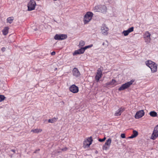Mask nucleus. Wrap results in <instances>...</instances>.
Returning <instances> with one entry per match:
<instances>
[{
  "mask_svg": "<svg viewBox=\"0 0 158 158\" xmlns=\"http://www.w3.org/2000/svg\"><path fill=\"white\" fill-rule=\"evenodd\" d=\"M3 48V49L4 48V49H5V48Z\"/></svg>",
  "mask_w": 158,
  "mask_h": 158,
  "instance_id": "nucleus-35",
  "label": "nucleus"
},
{
  "mask_svg": "<svg viewBox=\"0 0 158 158\" xmlns=\"http://www.w3.org/2000/svg\"><path fill=\"white\" fill-rule=\"evenodd\" d=\"M58 118L55 117L51 119H49L48 120V122L49 123H53L56 122Z\"/></svg>",
  "mask_w": 158,
  "mask_h": 158,
  "instance_id": "nucleus-24",
  "label": "nucleus"
},
{
  "mask_svg": "<svg viewBox=\"0 0 158 158\" xmlns=\"http://www.w3.org/2000/svg\"><path fill=\"white\" fill-rule=\"evenodd\" d=\"M93 46V44H91L89 45L85 46V47H84V48H83L84 49V51H85V49H86L88 48H91V47H92Z\"/></svg>",
  "mask_w": 158,
  "mask_h": 158,
  "instance_id": "nucleus-29",
  "label": "nucleus"
},
{
  "mask_svg": "<svg viewBox=\"0 0 158 158\" xmlns=\"http://www.w3.org/2000/svg\"><path fill=\"white\" fill-rule=\"evenodd\" d=\"M125 110V108L123 107H121L116 111L114 114L115 116H118L121 115L122 113Z\"/></svg>",
  "mask_w": 158,
  "mask_h": 158,
  "instance_id": "nucleus-13",
  "label": "nucleus"
},
{
  "mask_svg": "<svg viewBox=\"0 0 158 158\" xmlns=\"http://www.w3.org/2000/svg\"><path fill=\"white\" fill-rule=\"evenodd\" d=\"M67 36L66 35L63 34H56L54 38L55 40H64L66 39Z\"/></svg>",
  "mask_w": 158,
  "mask_h": 158,
  "instance_id": "nucleus-9",
  "label": "nucleus"
},
{
  "mask_svg": "<svg viewBox=\"0 0 158 158\" xmlns=\"http://www.w3.org/2000/svg\"><path fill=\"white\" fill-rule=\"evenodd\" d=\"M106 139V138L105 137H104L103 138L101 139H98V141L99 142H102L104 141Z\"/></svg>",
  "mask_w": 158,
  "mask_h": 158,
  "instance_id": "nucleus-30",
  "label": "nucleus"
},
{
  "mask_svg": "<svg viewBox=\"0 0 158 158\" xmlns=\"http://www.w3.org/2000/svg\"><path fill=\"white\" fill-rule=\"evenodd\" d=\"M103 69L102 67H100L98 69L95 77V80L97 82H98L102 76V71Z\"/></svg>",
  "mask_w": 158,
  "mask_h": 158,
  "instance_id": "nucleus-4",
  "label": "nucleus"
},
{
  "mask_svg": "<svg viewBox=\"0 0 158 158\" xmlns=\"http://www.w3.org/2000/svg\"><path fill=\"white\" fill-rule=\"evenodd\" d=\"M85 44V41L83 40H81L80 41L79 46L80 47H82L84 46Z\"/></svg>",
  "mask_w": 158,
  "mask_h": 158,
  "instance_id": "nucleus-27",
  "label": "nucleus"
},
{
  "mask_svg": "<svg viewBox=\"0 0 158 158\" xmlns=\"http://www.w3.org/2000/svg\"><path fill=\"white\" fill-rule=\"evenodd\" d=\"M106 85L107 86H111L112 87H113L117 85V81L115 80L112 79L110 81L106 83Z\"/></svg>",
  "mask_w": 158,
  "mask_h": 158,
  "instance_id": "nucleus-14",
  "label": "nucleus"
},
{
  "mask_svg": "<svg viewBox=\"0 0 158 158\" xmlns=\"http://www.w3.org/2000/svg\"><path fill=\"white\" fill-rule=\"evenodd\" d=\"M14 19V17H9L6 20L7 22L10 24L11 23H12Z\"/></svg>",
  "mask_w": 158,
  "mask_h": 158,
  "instance_id": "nucleus-25",
  "label": "nucleus"
},
{
  "mask_svg": "<svg viewBox=\"0 0 158 158\" xmlns=\"http://www.w3.org/2000/svg\"><path fill=\"white\" fill-rule=\"evenodd\" d=\"M11 151L13 152L14 153H15V149H11Z\"/></svg>",
  "mask_w": 158,
  "mask_h": 158,
  "instance_id": "nucleus-34",
  "label": "nucleus"
},
{
  "mask_svg": "<svg viewBox=\"0 0 158 158\" xmlns=\"http://www.w3.org/2000/svg\"><path fill=\"white\" fill-rule=\"evenodd\" d=\"M145 63L146 65L150 68L152 73H155L157 71V65L155 63L149 60L146 61Z\"/></svg>",
  "mask_w": 158,
  "mask_h": 158,
  "instance_id": "nucleus-1",
  "label": "nucleus"
},
{
  "mask_svg": "<svg viewBox=\"0 0 158 158\" xmlns=\"http://www.w3.org/2000/svg\"><path fill=\"white\" fill-rule=\"evenodd\" d=\"M36 3L34 0H30L27 4L28 10L31 11L35 9Z\"/></svg>",
  "mask_w": 158,
  "mask_h": 158,
  "instance_id": "nucleus-5",
  "label": "nucleus"
},
{
  "mask_svg": "<svg viewBox=\"0 0 158 158\" xmlns=\"http://www.w3.org/2000/svg\"><path fill=\"white\" fill-rule=\"evenodd\" d=\"M138 135V132L135 131L133 130V134L131 136L128 137L129 139H132L136 137Z\"/></svg>",
  "mask_w": 158,
  "mask_h": 158,
  "instance_id": "nucleus-20",
  "label": "nucleus"
},
{
  "mask_svg": "<svg viewBox=\"0 0 158 158\" xmlns=\"http://www.w3.org/2000/svg\"><path fill=\"white\" fill-rule=\"evenodd\" d=\"M9 27H5L2 31L3 35H7L9 32Z\"/></svg>",
  "mask_w": 158,
  "mask_h": 158,
  "instance_id": "nucleus-21",
  "label": "nucleus"
},
{
  "mask_svg": "<svg viewBox=\"0 0 158 158\" xmlns=\"http://www.w3.org/2000/svg\"><path fill=\"white\" fill-rule=\"evenodd\" d=\"M56 53L54 51H53L51 53V55L52 56L55 55Z\"/></svg>",
  "mask_w": 158,
  "mask_h": 158,
  "instance_id": "nucleus-33",
  "label": "nucleus"
},
{
  "mask_svg": "<svg viewBox=\"0 0 158 158\" xmlns=\"http://www.w3.org/2000/svg\"><path fill=\"white\" fill-rule=\"evenodd\" d=\"M121 137L122 138H125V134H122L121 135Z\"/></svg>",
  "mask_w": 158,
  "mask_h": 158,
  "instance_id": "nucleus-31",
  "label": "nucleus"
},
{
  "mask_svg": "<svg viewBox=\"0 0 158 158\" xmlns=\"http://www.w3.org/2000/svg\"><path fill=\"white\" fill-rule=\"evenodd\" d=\"M85 51L83 48H81L80 49L75 50L73 53V55L75 56L77 54H81L84 53Z\"/></svg>",
  "mask_w": 158,
  "mask_h": 158,
  "instance_id": "nucleus-17",
  "label": "nucleus"
},
{
  "mask_svg": "<svg viewBox=\"0 0 158 158\" xmlns=\"http://www.w3.org/2000/svg\"><path fill=\"white\" fill-rule=\"evenodd\" d=\"M6 98V97L3 95H0V102L3 101Z\"/></svg>",
  "mask_w": 158,
  "mask_h": 158,
  "instance_id": "nucleus-28",
  "label": "nucleus"
},
{
  "mask_svg": "<svg viewBox=\"0 0 158 158\" xmlns=\"http://www.w3.org/2000/svg\"><path fill=\"white\" fill-rule=\"evenodd\" d=\"M73 75L74 76H75V77H78L80 75V73L79 71L77 68H74L72 71Z\"/></svg>",
  "mask_w": 158,
  "mask_h": 158,
  "instance_id": "nucleus-16",
  "label": "nucleus"
},
{
  "mask_svg": "<svg viewBox=\"0 0 158 158\" xmlns=\"http://www.w3.org/2000/svg\"><path fill=\"white\" fill-rule=\"evenodd\" d=\"M150 115L152 117H155L157 116V113L155 111H152L149 113Z\"/></svg>",
  "mask_w": 158,
  "mask_h": 158,
  "instance_id": "nucleus-26",
  "label": "nucleus"
},
{
  "mask_svg": "<svg viewBox=\"0 0 158 158\" xmlns=\"http://www.w3.org/2000/svg\"><path fill=\"white\" fill-rule=\"evenodd\" d=\"M92 12L88 11L86 12L84 17L83 22L85 24H88L92 19L93 16Z\"/></svg>",
  "mask_w": 158,
  "mask_h": 158,
  "instance_id": "nucleus-2",
  "label": "nucleus"
},
{
  "mask_svg": "<svg viewBox=\"0 0 158 158\" xmlns=\"http://www.w3.org/2000/svg\"><path fill=\"white\" fill-rule=\"evenodd\" d=\"M144 114V112L143 110H141L137 112L135 115V118L136 119H139L143 117Z\"/></svg>",
  "mask_w": 158,
  "mask_h": 158,
  "instance_id": "nucleus-12",
  "label": "nucleus"
},
{
  "mask_svg": "<svg viewBox=\"0 0 158 158\" xmlns=\"http://www.w3.org/2000/svg\"><path fill=\"white\" fill-rule=\"evenodd\" d=\"M101 5H99L95 6L94 8V10L95 12H100V9Z\"/></svg>",
  "mask_w": 158,
  "mask_h": 158,
  "instance_id": "nucleus-23",
  "label": "nucleus"
},
{
  "mask_svg": "<svg viewBox=\"0 0 158 158\" xmlns=\"http://www.w3.org/2000/svg\"><path fill=\"white\" fill-rule=\"evenodd\" d=\"M67 150V148L66 147H65L63 148H62L61 150L63 151H65Z\"/></svg>",
  "mask_w": 158,
  "mask_h": 158,
  "instance_id": "nucleus-32",
  "label": "nucleus"
},
{
  "mask_svg": "<svg viewBox=\"0 0 158 158\" xmlns=\"http://www.w3.org/2000/svg\"><path fill=\"white\" fill-rule=\"evenodd\" d=\"M92 141L93 140L91 137H89L84 141L83 143V147L85 148L87 147H89V146L91 144Z\"/></svg>",
  "mask_w": 158,
  "mask_h": 158,
  "instance_id": "nucleus-7",
  "label": "nucleus"
},
{
  "mask_svg": "<svg viewBox=\"0 0 158 158\" xmlns=\"http://www.w3.org/2000/svg\"><path fill=\"white\" fill-rule=\"evenodd\" d=\"M42 130L41 129H32L31 131V132H33L35 133H38L42 131Z\"/></svg>",
  "mask_w": 158,
  "mask_h": 158,
  "instance_id": "nucleus-22",
  "label": "nucleus"
},
{
  "mask_svg": "<svg viewBox=\"0 0 158 158\" xmlns=\"http://www.w3.org/2000/svg\"><path fill=\"white\" fill-rule=\"evenodd\" d=\"M158 137V125H157L154 128V131L150 137L151 139L155 140Z\"/></svg>",
  "mask_w": 158,
  "mask_h": 158,
  "instance_id": "nucleus-6",
  "label": "nucleus"
},
{
  "mask_svg": "<svg viewBox=\"0 0 158 158\" xmlns=\"http://www.w3.org/2000/svg\"><path fill=\"white\" fill-rule=\"evenodd\" d=\"M143 38L145 40V42L147 43H148L151 41V34L148 31L145 32L143 35Z\"/></svg>",
  "mask_w": 158,
  "mask_h": 158,
  "instance_id": "nucleus-8",
  "label": "nucleus"
},
{
  "mask_svg": "<svg viewBox=\"0 0 158 158\" xmlns=\"http://www.w3.org/2000/svg\"><path fill=\"white\" fill-rule=\"evenodd\" d=\"M111 143V139L110 138L108 139L106 141L105 144L102 147V149L106 150L108 149Z\"/></svg>",
  "mask_w": 158,
  "mask_h": 158,
  "instance_id": "nucleus-10",
  "label": "nucleus"
},
{
  "mask_svg": "<svg viewBox=\"0 0 158 158\" xmlns=\"http://www.w3.org/2000/svg\"><path fill=\"white\" fill-rule=\"evenodd\" d=\"M135 81L134 80H131L123 84L118 89L119 91L124 90L129 88Z\"/></svg>",
  "mask_w": 158,
  "mask_h": 158,
  "instance_id": "nucleus-3",
  "label": "nucleus"
},
{
  "mask_svg": "<svg viewBox=\"0 0 158 158\" xmlns=\"http://www.w3.org/2000/svg\"><path fill=\"white\" fill-rule=\"evenodd\" d=\"M134 31V27H131L128 29L127 30H124L123 31L122 33L124 35V36H127L129 33Z\"/></svg>",
  "mask_w": 158,
  "mask_h": 158,
  "instance_id": "nucleus-15",
  "label": "nucleus"
},
{
  "mask_svg": "<svg viewBox=\"0 0 158 158\" xmlns=\"http://www.w3.org/2000/svg\"><path fill=\"white\" fill-rule=\"evenodd\" d=\"M107 10V7L105 5H101L100 9V12L103 13H105L106 12Z\"/></svg>",
  "mask_w": 158,
  "mask_h": 158,
  "instance_id": "nucleus-19",
  "label": "nucleus"
},
{
  "mask_svg": "<svg viewBox=\"0 0 158 158\" xmlns=\"http://www.w3.org/2000/svg\"><path fill=\"white\" fill-rule=\"evenodd\" d=\"M102 32L104 35H106L108 33V31L109 29L108 27L104 25H103L101 28Z\"/></svg>",
  "mask_w": 158,
  "mask_h": 158,
  "instance_id": "nucleus-18",
  "label": "nucleus"
},
{
  "mask_svg": "<svg viewBox=\"0 0 158 158\" xmlns=\"http://www.w3.org/2000/svg\"><path fill=\"white\" fill-rule=\"evenodd\" d=\"M69 89L70 92L73 93H77L79 91L78 87L74 84L70 86Z\"/></svg>",
  "mask_w": 158,
  "mask_h": 158,
  "instance_id": "nucleus-11",
  "label": "nucleus"
}]
</instances>
